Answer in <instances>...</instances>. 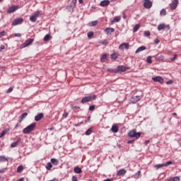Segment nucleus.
<instances>
[{"mask_svg":"<svg viewBox=\"0 0 181 181\" xmlns=\"http://www.w3.org/2000/svg\"><path fill=\"white\" fill-rule=\"evenodd\" d=\"M8 158L6 157H5L4 156H0V163L1 162H5L7 161Z\"/></svg>","mask_w":181,"mask_h":181,"instance_id":"nucleus-31","label":"nucleus"},{"mask_svg":"<svg viewBox=\"0 0 181 181\" xmlns=\"http://www.w3.org/2000/svg\"><path fill=\"white\" fill-rule=\"evenodd\" d=\"M71 109L74 110H80V107H78V106H74V105H71Z\"/></svg>","mask_w":181,"mask_h":181,"instance_id":"nucleus-35","label":"nucleus"},{"mask_svg":"<svg viewBox=\"0 0 181 181\" xmlns=\"http://www.w3.org/2000/svg\"><path fill=\"white\" fill-rule=\"evenodd\" d=\"M74 172H75L76 173L80 174V173H82V170H81V168H79V167H76V168H74Z\"/></svg>","mask_w":181,"mask_h":181,"instance_id":"nucleus-23","label":"nucleus"},{"mask_svg":"<svg viewBox=\"0 0 181 181\" xmlns=\"http://www.w3.org/2000/svg\"><path fill=\"white\" fill-rule=\"evenodd\" d=\"M92 132H93L92 128H90L89 129H88L86 131V134L88 136V135L91 134Z\"/></svg>","mask_w":181,"mask_h":181,"instance_id":"nucleus-38","label":"nucleus"},{"mask_svg":"<svg viewBox=\"0 0 181 181\" xmlns=\"http://www.w3.org/2000/svg\"><path fill=\"white\" fill-rule=\"evenodd\" d=\"M19 8L18 6H12L11 7H10L7 13H14L16 11H17Z\"/></svg>","mask_w":181,"mask_h":181,"instance_id":"nucleus-8","label":"nucleus"},{"mask_svg":"<svg viewBox=\"0 0 181 181\" xmlns=\"http://www.w3.org/2000/svg\"><path fill=\"white\" fill-rule=\"evenodd\" d=\"M34 42V39H28L25 41V43L23 44V47H26L29 45H30Z\"/></svg>","mask_w":181,"mask_h":181,"instance_id":"nucleus-9","label":"nucleus"},{"mask_svg":"<svg viewBox=\"0 0 181 181\" xmlns=\"http://www.w3.org/2000/svg\"><path fill=\"white\" fill-rule=\"evenodd\" d=\"M163 167H165L164 163H163V164H157V165H154V168H156L157 170L159 169V168H161Z\"/></svg>","mask_w":181,"mask_h":181,"instance_id":"nucleus-32","label":"nucleus"},{"mask_svg":"<svg viewBox=\"0 0 181 181\" xmlns=\"http://www.w3.org/2000/svg\"><path fill=\"white\" fill-rule=\"evenodd\" d=\"M93 35H94L93 32H90V33H88V37L89 39H91Z\"/></svg>","mask_w":181,"mask_h":181,"instance_id":"nucleus-40","label":"nucleus"},{"mask_svg":"<svg viewBox=\"0 0 181 181\" xmlns=\"http://www.w3.org/2000/svg\"><path fill=\"white\" fill-rule=\"evenodd\" d=\"M50 40H51V35L49 34L46 35L45 37H44L45 42H48Z\"/></svg>","mask_w":181,"mask_h":181,"instance_id":"nucleus-29","label":"nucleus"},{"mask_svg":"<svg viewBox=\"0 0 181 181\" xmlns=\"http://www.w3.org/2000/svg\"><path fill=\"white\" fill-rule=\"evenodd\" d=\"M164 59H165V57L163 55H160V57H157V60L158 61H163Z\"/></svg>","mask_w":181,"mask_h":181,"instance_id":"nucleus-44","label":"nucleus"},{"mask_svg":"<svg viewBox=\"0 0 181 181\" xmlns=\"http://www.w3.org/2000/svg\"><path fill=\"white\" fill-rule=\"evenodd\" d=\"M97 98L95 95L85 97L82 99L81 103H85L91 101Z\"/></svg>","mask_w":181,"mask_h":181,"instance_id":"nucleus-3","label":"nucleus"},{"mask_svg":"<svg viewBox=\"0 0 181 181\" xmlns=\"http://www.w3.org/2000/svg\"><path fill=\"white\" fill-rule=\"evenodd\" d=\"M107 59V55L106 54H104L102 58H101V62H105Z\"/></svg>","mask_w":181,"mask_h":181,"instance_id":"nucleus-42","label":"nucleus"},{"mask_svg":"<svg viewBox=\"0 0 181 181\" xmlns=\"http://www.w3.org/2000/svg\"><path fill=\"white\" fill-rule=\"evenodd\" d=\"M143 6H144V8L149 9L152 7L153 3L151 1H144V4Z\"/></svg>","mask_w":181,"mask_h":181,"instance_id":"nucleus-12","label":"nucleus"},{"mask_svg":"<svg viewBox=\"0 0 181 181\" xmlns=\"http://www.w3.org/2000/svg\"><path fill=\"white\" fill-rule=\"evenodd\" d=\"M23 180H24V178H21L18 181H23Z\"/></svg>","mask_w":181,"mask_h":181,"instance_id":"nucleus-62","label":"nucleus"},{"mask_svg":"<svg viewBox=\"0 0 181 181\" xmlns=\"http://www.w3.org/2000/svg\"><path fill=\"white\" fill-rule=\"evenodd\" d=\"M36 123H33L30 125L28 126L26 128H25L23 130V132L25 134H28L29 133H30L31 132L34 131L35 127H36Z\"/></svg>","mask_w":181,"mask_h":181,"instance_id":"nucleus-1","label":"nucleus"},{"mask_svg":"<svg viewBox=\"0 0 181 181\" xmlns=\"http://www.w3.org/2000/svg\"><path fill=\"white\" fill-rule=\"evenodd\" d=\"M146 49V47H139V49L137 50H136V54L139 53V52H141L144 50Z\"/></svg>","mask_w":181,"mask_h":181,"instance_id":"nucleus-24","label":"nucleus"},{"mask_svg":"<svg viewBox=\"0 0 181 181\" xmlns=\"http://www.w3.org/2000/svg\"><path fill=\"white\" fill-rule=\"evenodd\" d=\"M51 162L54 165H57L59 164V160L57 159H56V158H52L51 159Z\"/></svg>","mask_w":181,"mask_h":181,"instance_id":"nucleus-22","label":"nucleus"},{"mask_svg":"<svg viewBox=\"0 0 181 181\" xmlns=\"http://www.w3.org/2000/svg\"><path fill=\"white\" fill-rule=\"evenodd\" d=\"M117 57H118V54H116V53H113V54L111 55V58H112V59H117Z\"/></svg>","mask_w":181,"mask_h":181,"instance_id":"nucleus-36","label":"nucleus"},{"mask_svg":"<svg viewBox=\"0 0 181 181\" xmlns=\"http://www.w3.org/2000/svg\"><path fill=\"white\" fill-rule=\"evenodd\" d=\"M110 1L108 0H105L100 2V6L103 7L107 6L110 4Z\"/></svg>","mask_w":181,"mask_h":181,"instance_id":"nucleus-16","label":"nucleus"},{"mask_svg":"<svg viewBox=\"0 0 181 181\" xmlns=\"http://www.w3.org/2000/svg\"><path fill=\"white\" fill-rule=\"evenodd\" d=\"M90 119V117H88V119H87V120L86 121V122H89Z\"/></svg>","mask_w":181,"mask_h":181,"instance_id":"nucleus-59","label":"nucleus"},{"mask_svg":"<svg viewBox=\"0 0 181 181\" xmlns=\"http://www.w3.org/2000/svg\"><path fill=\"white\" fill-rule=\"evenodd\" d=\"M177 54H174V59L175 60L176 59H177Z\"/></svg>","mask_w":181,"mask_h":181,"instance_id":"nucleus-60","label":"nucleus"},{"mask_svg":"<svg viewBox=\"0 0 181 181\" xmlns=\"http://www.w3.org/2000/svg\"><path fill=\"white\" fill-rule=\"evenodd\" d=\"M21 35L20 33H16L15 34V37H21Z\"/></svg>","mask_w":181,"mask_h":181,"instance_id":"nucleus-54","label":"nucleus"},{"mask_svg":"<svg viewBox=\"0 0 181 181\" xmlns=\"http://www.w3.org/2000/svg\"><path fill=\"white\" fill-rule=\"evenodd\" d=\"M175 58H171V59H170V61H171V62H173V61H175Z\"/></svg>","mask_w":181,"mask_h":181,"instance_id":"nucleus-61","label":"nucleus"},{"mask_svg":"<svg viewBox=\"0 0 181 181\" xmlns=\"http://www.w3.org/2000/svg\"><path fill=\"white\" fill-rule=\"evenodd\" d=\"M41 16L40 11H37L33 16L30 18V21L33 23L37 21V18Z\"/></svg>","mask_w":181,"mask_h":181,"instance_id":"nucleus-4","label":"nucleus"},{"mask_svg":"<svg viewBox=\"0 0 181 181\" xmlns=\"http://www.w3.org/2000/svg\"><path fill=\"white\" fill-rule=\"evenodd\" d=\"M165 28H168V30H170V27L169 25H165L164 23H161L160 25H158V27L157 28V30H158V31H160L162 30H164Z\"/></svg>","mask_w":181,"mask_h":181,"instance_id":"nucleus-7","label":"nucleus"},{"mask_svg":"<svg viewBox=\"0 0 181 181\" xmlns=\"http://www.w3.org/2000/svg\"><path fill=\"white\" fill-rule=\"evenodd\" d=\"M52 168V163H48L47 164L46 168L49 170H51Z\"/></svg>","mask_w":181,"mask_h":181,"instance_id":"nucleus-37","label":"nucleus"},{"mask_svg":"<svg viewBox=\"0 0 181 181\" xmlns=\"http://www.w3.org/2000/svg\"><path fill=\"white\" fill-rule=\"evenodd\" d=\"M134 142V141L133 140V141H127V144H133Z\"/></svg>","mask_w":181,"mask_h":181,"instance_id":"nucleus-55","label":"nucleus"},{"mask_svg":"<svg viewBox=\"0 0 181 181\" xmlns=\"http://www.w3.org/2000/svg\"><path fill=\"white\" fill-rule=\"evenodd\" d=\"M180 177H173V178H170V179H168V180H167V181H180Z\"/></svg>","mask_w":181,"mask_h":181,"instance_id":"nucleus-26","label":"nucleus"},{"mask_svg":"<svg viewBox=\"0 0 181 181\" xmlns=\"http://www.w3.org/2000/svg\"><path fill=\"white\" fill-rule=\"evenodd\" d=\"M103 181H113V180L112 179H106V180H105Z\"/></svg>","mask_w":181,"mask_h":181,"instance_id":"nucleus-57","label":"nucleus"},{"mask_svg":"<svg viewBox=\"0 0 181 181\" xmlns=\"http://www.w3.org/2000/svg\"><path fill=\"white\" fill-rule=\"evenodd\" d=\"M150 143V141H146V144H148Z\"/></svg>","mask_w":181,"mask_h":181,"instance_id":"nucleus-64","label":"nucleus"},{"mask_svg":"<svg viewBox=\"0 0 181 181\" xmlns=\"http://www.w3.org/2000/svg\"><path fill=\"white\" fill-rule=\"evenodd\" d=\"M20 141H21V139H18L17 141H16V142L11 144V146L12 148L16 147Z\"/></svg>","mask_w":181,"mask_h":181,"instance_id":"nucleus-27","label":"nucleus"},{"mask_svg":"<svg viewBox=\"0 0 181 181\" xmlns=\"http://www.w3.org/2000/svg\"><path fill=\"white\" fill-rule=\"evenodd\" d=\"M127 173V170L125 169H121L117 171V175H124Z\"/></svg>","mask_w":181,"mask_h":181,"instance_id":"nucleus-19","label":"nucleus"},{"mask_svg":"<svg viewBox=\"0 0 181 181\" xmlns=\"http://www.w3.org/2000/svg\"><path fill=\"white\" fill-rule=\"evenodd\" d=\"M151 35V33L149 31H144V36L149 37Z\"/></svg>","mask_w":181,"mask_h":181,"instance_id":"nucleus-45","label":"nucleus"},{"mask_svg":"<svg viewBox=\"0 0 181 181\" xmlns=\"http://www.w3.org/2000/svg\"><path fill=\"white\" fill-rule=\"evenodd\" d=\"M179 4V1L178 0H174L173 1V2H171L170 4V8H171V10H175L177 8V5Z\"/></svg>","mask_w":181,"mask_h":181,"instance_id":"nucleus-5","label":"nucleus"},{"mask_svg":"<svg viewBox=\"0 0 181 181\" xmlns=\"http://www.w3.org/2000/svg\"><path fill=\"white\" fill-rule=\"evenodd\" d=\"M23 22V18H17L16 20H14V21L12 23V25L16 26L17 25L21 24Z\"/></svg>","mask_w":181,"mask_h":181,"instance_id":"nucleus-10","label":"nucleus"},{"mask_svg":"<svg viewBox=\"0 0 181 181\" xmlns=\"http://www.w3.org/2000/svg\"><path fill=\"white\" fill-rule=\"evenodd\" d=\"M28 116V113L27 112H25L23 113V115H21L20 116V119H19V122L21 123L22 121Z\"/></svg>","mask_w":181,"mask_h":181,"instance_id":"nucleus-20","label":"nucleus"},{"mask_svg":"<svg viewBox=\"0 0 181 181\" xmlns=\"http://www.w3.org/2000/svg\"><path fill=\"white\" fill-rule=\"evenodd\" d=\"M166 13H167V12L165 11V9H163L161 11H160V15H161V16H166Z\"/></svg>","mask_w":181,"mask_h":181,"instance_id":"nucleus-39","label":"nucleus"},{"mask_svg":"<svg viewBox=\"0 0 181 181\" xmlns=\"http://www.w3.org/2000/svg\"><path fill=\"white\" fill-rule=\"evenodd\" d=\"M99 43L106 46V45H107L108 42H107V40H103V41H100Z\"/></svg>","mask_w":181,"mask_h":181,"instance_id":"nucleus-34","label":"nucleus"},{"mask_svg":"<svg viewBox=\"0 0 181 181\" xmlns=\"http://www.w3.org/2000/svg\"><path fill=\"white\" fill-rule=\"evenodd\" d=\"M146 61H147V63L152 64V59L151 57H147Z\"/></svg>","mask_w":181,"mask_h":181,"instance_id":"nucleus-46","label":"nucleus"},{"mask_svg":"<svg viewBox=\"0 0 181 181\" xmlns=\"http://www.w3.org/2000/svg\"><path fill=\"white\" fill-rule=\"evenodd\" d=\"M151 80L153 81L154 82H158L161 84L164 83V79L161 76H156L151 78Z\"/></svg>","mask_w":181,"mask_h":181,"instance_id":"nucleus-6","label":"nucleus"},{"mask_svg":"<svg viewBox=\"0 0 181 181\" xmlns=\"http://www.w3.org/2000/svg\"><path fill=\"white\" fill-rule=\"evenodd\" d=\"M76 3H77V0H72L70 7L72 8H75L76 6Z\"/></svg>","mask_w":181,"mask_h":181,"instance_id":"nucleus-28","label":"nucleus"},{"mask_svg":"<svg viewBox=\"0 0 181 181\" xmlns=\"http://www.w3.org/2000/svg\"><path fill=\"white\" fill-rule=\"evenodd\" d=\"M107 71H108L109 72H111V73H117V69H108Z\"/></svg>","mask_w":181,"mask_h":181,"instance_id":"nucleus-41","label":"nucleus"},{"mask_svg":"<svg viewBox=\"0 0 181 181\" xmlns=\"http://www.w3.org/2000/svg\"><path fill=\"white\" fill-rule=\"evenodd\" d=\"M160 40L158 39H156V40H154V43H156V45H158L160 43Z\"/></svg>","mask_w":181,"mask_h":181,"instance_id":"nucleus-52","label":"nucleus"},{"mask_svg":"<svg viewBox=\"0 0 181 181\" xmlns=\"http://www.w3.org/2000/svg\"><path fill=\"white\" fill-rule=\"evenodd\" d=\"M6 32L5 31H2L0 33V38L2 37L3 36L6 35Z\"/></svg>","mask_w":181,"mask_h":181,"instance_id":"nucleus-48","label":"nucleus"},{"mask_svg":"<svg viewBox=\"0 0 181 181\" xmlns=\"http://www.w3.org/2000/svg\"><path fill=\"white\" fill-rule=\"evenodd\" d=\"M111 130L112 131V132L114 133H117L119 131V127L117 125L114 124L111 129Z\"/></svg>","mask_w":181,"mask_h":181,"instance_id":"nucleus-18","label":"nucleus"},{"mask_svg":"<svg viewBox=\"0 0 181 181\" xmlns=\"http://www.w3.org/2000/svg\"><path fill=\"white\" fill-rule=\"evenodd\" d=\"M5 49V46L4 45H1V49L2 50V49Z\"/></svg>","mask_w":181,"mask_h":181,"instance_id":"nucleus-58","label":"nucleus"},{"mask_svg":"<svg viewBox=\"0 0 181 181\" xmlns=\"http://www.w3.org/2000/svg\"><path fill=\"white\" fill-rule=\"evenodd\" d=\"M79 3H80V4H83V0H79Z\"/></svg>","mask_w":181,"mask_h":181,"instance_id":"nucleus-63","label":"nucleus"},{"mask_svg":"<svg viewBox=\"0 0 181 181\" xmlns=\"http://www.w3.org/2000/svg\"><path fill=\"white\" fill-rule=\"evenodd\" d=\"M114 32H115V29L112 28H107L105 30V33H107V35H111Z\"/></svg>","mask_w":181,"mask_h":181,"instance_id":"nucleus-15","label":"nucleus"},{"mask_svg":"<svg viewBox=\"0 0 181 181\" xmlns=\"http://www.w3.org/2000/svg\"><path fill=\"white\" fill-rule=\"evenodd\" d=\"M124 48L128 49L129 48V43H123V44L120 45V46H119V49H120V50H122Z\"/></svg>","mask_w":181,"mask_h":181,"instance_id":"nucleus-13","label":"nucleus"},{"mask_svg":"<svg viewBox=\"0 0 181 181\" xmlns=\"http://www.w3.org/2000/svg\"><path fill=\"white\" fill-rule=\"evenodd\" d=\"M173 163V161H168V162H167L165 163H163V164H164V167H168V165H170Z\"/></svg>","mask_w":181,"mask_h":181,"instance_id":"nucleus-43","label":"nucleus"},{"mask_svg":"<svg viewBox=\"0 0 181 181\" xmlns=\"http://www.w3.org/2000/svg\"><path fill=\"white\" fill-rule=\"evenodd\" d=\"M123 18H124V19L127 18V16H126L125 13H123Z\"/></svg>","mask_w":181,"mask_h":181,"instance_id":"nucleus-56","label":"nucleus"},{"mask_svg":"<svg viewBox=\"0 0 181 181\" xmlns=\"http://www.w3.org/2000/svg\"><path fill=\"white\" fill-rule=\"evenodd\" d=\"M95 109V105H91V106L89 107V110H90V111H93Z\"/></svg>","mask_w":181,"mask_h":181,"instance_id":"nucleus-49","label":"nucleus"},{"mask_svg":"<svg viewBox=\"0 0 181 181\" xmlns=\"http://www.w3.org/2000/svg\"><path fill=\"white\" fill-rule=\"evenodd\" d=\"M140 100H141V96H139V95H136V96L132 97V99L130 100V101H132V103H136L139 102Z\"/></svg>","mask_w":181,"mask_h":181,"instance_id":"nucleus-11","label":"nucleus"},{"mask_svg":"<svg viewBox=\"0 0 181 181\" xmlns=\"http://www.w3.org/2000/svg\"><path fill=\"white\" fill-rule=\"evenodd\" d=\"M72 180H73V181H78L77 177H76V176H73Z\"/></svg>","mask_w":181,"mask_h":181,"instance_id":"nucleus-53","label":"nucleus"},{"mask_svg":"<svg viewBox=\"0 0 181 181\" xmlns=\"http://www.w3.org/2000/svg\"><path fill=\"white\" fill-rule=\"evenodd\" d=\"M141 135V132H136V129H133L129 132V136L130 138H135L136 139H139Z\"/></svg>","mask_w":181,"mask_h":181,"instance_id":"nucleus-2","label":"nucleus"},{"mask_svg":"<svg viewBox=\"0 0 181 181\" xmlns=\"http://www.w3.org/2000/svg\"><path fill=\"white\" fill-rule=\"evenodd\" d=\"M6 131L4 130L3 131L1 134H0V138L3 137L6 134Z\"/></svg>","mask_w":181,"mask_h":181,"instance_id":"nucleus-47","label":"nucleus"},{"mask_svg":"<svg viewBox=\"0 0 181 181\" xmlns=\"http://www.w3.org/2000/svg\"><path fill=\"white\" fill-rule=\"evenodd\" d=\"M13 88H9L7 90L6 93H11V92L13 91Z\"/></svg>","mask_w":181,"mask_h":181,"instance_id":"nucleus-50","label":"nucleus"},{"mask_svg":"<svg viewBox=\"0 0 181 181\" xmlns=\"http://www.w3.org/2000/svg\"><path fill=\"white\" fill-rule=\"evenodd\" d=\"M44 114L43 113H40L37 115L35 116V121L38 122L40 121L42 118H43Z\"/></svg>","mask_w":181,"mask_h":181,"instance_id":"nucleus-17","label":"nucleus"},{"mask_svg":"<svg viewBox=\"0 0 181 181\" xmlns=\"http://www.w3.org/2000/svg\"><path fill=\"white\" fill-rule=\"evenodd\" d=\"M116 69L117 70V73H118L119 71H122V72L126 71L128 69L124 66H119Z\"/></svg>","mask_w":181,"mask_h":181,"instance_id":"nucleus-14","label":"nucleus"},{"mask_svg":"<svg viewBox=\"0 0 181 181\" xmlns=\"http://www.w3.org/2000/svg\"><path fill=\"white\" fill-rule=\"evenodd\" d=\"M121 21V17L120 16H116L114 20L112 21V23H119Z\"/></svg>","mask_w":181,"mask_h":181,"instance_id":"nucleus-21","label":"nucleus"},{"mask_svg":"<svg viewBox=\"0 0 181 181\" xmlns=\"http://www.w3.org/2000/svg\"><path fill=\"white\" fill-rule=\"evenodd\" d=\"M140 27H141L140 24H137L134 25V28H133V33L137 32V30L140 28Z\"/></svg>","mask_w":181,"mask_h":181,"instance_id":"nucleus-25","label":"nucleus"},{"mask_svg":"<svg viewBox=\"0 0 181 181\" xmlns=\"http://www.w3.org/2000/svg\"><path fill=\"white\" fill-rule=\"evenodd\" d=\"M98 25V21H92V22H90V23H89V25H90V27L95 26V25Z\"/></svg>","mask_w":181,"mask_h":181,"instance_id":"nucleus-33","label":"nucleus"},{"mask_svg":"<svg viewBox=\"0 0 181 181\" xmlns=\"http://www.w3.org/2000/svg\"><path fill=\"white\" fill-rule=\"evenodd\" d=\"M68 115H69V114H68L66 112H65L63 114V117H64V118H66V117H68Z\"/></svg>","mask_w":181,"mask_h":181,"instance_id":"nucleus-51","label":"nucleus"},{"mask_svg":"<svg viewBox=\"0 0 181 181\" xmlns=\"http://www.w3.org/2000/svg\"><path fill=\"white\" fill-rule=\"evenodd\" d=\"M24 170V168L23 165H19L17 168V173H22V171Z\"/></svg>","mask_w":181,"mask_h":181,"instance_id":"nucleus-30","label":"nucleus"}]
</instances>
